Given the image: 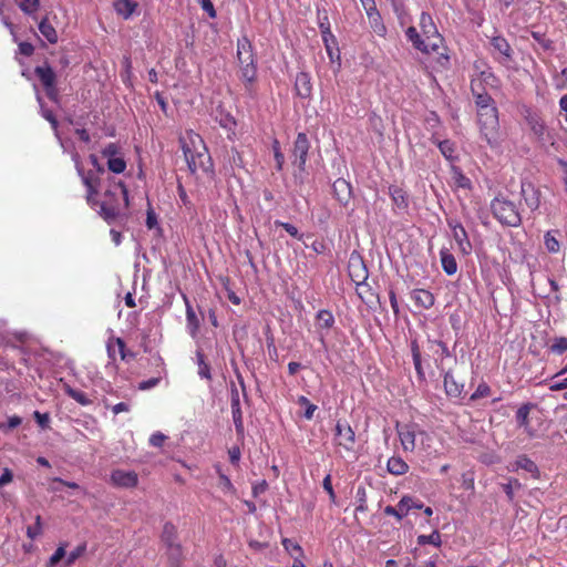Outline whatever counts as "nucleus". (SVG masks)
I'll return each instance as SVG.
<instances>
[{
  "instance_id": "412c9836",
  "label": "nucleus",
  "mask_w": 567,
  "mask_h": 567,
  "mask_svg": "<svg viewBox=\"0 0 567 567\" xmlns=\"http://www.w3.org/2000/svg\"><path fill=\"white\" fill-rule=\"evenodd\" d=\"M420 27L426 41H435V37H442L433 22L431 14L422 12L420 16Z\"/></svg>"
},
{
  "instance_id": "20e7f679",
  "label": "nucleus",
  "mask_w": 567,
  "mask_h": 567,
  "mask_svg": "<svg viewBox=\"0 0 567 567\" xmlns=\"http://www.w3.org/2000/svg\"><path fill=\"white\" fill-rule=\"evenodd\" d=\"M477 124L481 137L491 147H496L499 143V120L496 105L477 110Z\"/></svg>"
},
{
  "instance_id": "338daca9",
  "label": "nucleus",
  "mask_w": 567,
  "mask_h": 567,
  "mask_svg": "<svg viewBox=\"0 0 567 567\" xmlns=\"http://www.w3.org/2000/svg\"><path fill=\"white\" fill-rule=\"evenodd\" d=\"M268 488V483L265 480H261L259 482H256L252 484L251 493L254 497L259 496L260 494L265 493Z\"/></svg>"
},
{
  "instance_id": "4be33fe9",
  "label": "nucleus",
  "mask_w": 567,
  "mask_h": 567,
  "mask_svg": "<svg viewBox=\"0 0 567 567\" xmlns=\"http://www.w3.org/2000/svg\"><path fill=\"white\" fill-rule=\"evenodd\" d=\"M183 299L185 301V306H186V326H187V330L189 332V334L194 338L197 336V332L199 330V326H200V322H199V319L195 312V310L193 309L188 298L186 295H183Z\"/></svg>"
},
{
  "instance_id": "4468645a",
  "label": "nucleus",
  "mask_w": 567,
  "mask_h": 567,
  "mask_svg": "<svg viewBox=\"0 0 567 567\" xmlns=\"http://www.w3.org/2000/svg\"><path fill=\"white\" fill-rule=\"evenodd\" d=\"M441 373L443 375V384L446 395L452 399L461 398L464 384L455 380L451 369H444Z\"/></svg>"
},
{
  "instance_id": "7ed1b4c3",
  "label": "nucleus",
  "mask_w": 567,
  "mask_h": 567,
  "mask_svg": "<svg viewBox=\"0 0 567 567\" xmlns=\"http://www.w3.org/2000/svg\"><path fill=\"white\" fill-rule=\"evenodd\" d=\"M179 141L188 169L193 174L198 171L208 172L212 166L210 156L200 135L188 131Z\"/></svg>"
},
{
  "instance_id": "c03bdc74",
  "label": "nucleus",
  "mask_w": 567,
  "mask_h": 567,
  "mask_svg": "<svg viewBox=\"0 0 567 567\" xmlns=\"http://www.w3.org/2000/svg\"><path fill=\"white\" fill-rule=\"evenodd\" d=\"M355 499H357V507H355V512H361V513H364L368 511V505H367V489L364 486H358L357 488V493H355Z\"/></svg>"
},
{
  "instance_id": "49530a36",
  "label": "nucleus",
  "mask_w": 567,
  "mask_h": 567,
  "mask_svg": "<svg viewBox=\"0 0 567 567\" xmlns=\"http://www.w3.org/2000/svg\"><path fill=\"white\" fill-rule=\"evenodd\" d=\"M43 532L42 518L41 515H37L34 518V525L27 527V536L30 539L38 538Z\"/></svg>"
},
{
  "instance_id": "f704fd0d",
  "label": "nucleus",
  "mask_w": 567,
  "mask_h": 567,
  "mask_svg": "<svg viewBox=\"0 0 567 567\" xmlns=\"http://www.w3.org/2000/svg\"><path fill=\"white\" fill-rule=\"evenodd\" d=\"M318 20H319V29L321 31L322 40L323 42H328L331 40L334 42V35L331 33L330 30V22L329 18L326 11L321 14L320 11L318 12Z\"/></svg>"
},
{
  "instance_id": "ddd939ff",
  "label": "nucleus",
  "mask_w": 567,
  "mask_h": 567,
  "mask_svg": "<svg viewBox=\"0 0 567 567\" xmlns=\"http://www.w3.org/2000/svg\"><path fill=\"white\" fill-rule=\"evenodd\" d=\"M429 349L433 353L436 368L444 371V360L453 357L446 343L441 340H429Z\"/></svg>"
},
{
  "instance_id": "bb28decb",
  "label": "nucleus",
  "mask_w": 567,
  "mask_h": 567,
  "mask_svg": "<svg viewBox=\"0 0 567 567\" xmlns=\"http://www.w3.org/2000/svg\"><path fill=\"white\" fill-rule=\"evenodd\" d=\"M34 74L40 80L43 87L52 86L55 84L56 75L48 63L35 66Z\"/></svg>"
},
{
  "instance_id": "864d4df0",
  "label": "nucleus",
  "mask_w": 567,
  "mask_h": 567,
  "mask_svg": "<svg viewBox=\"0 0 567 567\" xmlns=\"http://www.w3.org/2000/svg\"><path fill=\"white\" fill-rule=\"evenodd\" d=\"M372 30L380 37H384L386 34V27L383 23L381 14L369 19Z\"/></svg>"
},
{
  "instance_id": "f257e3e1",
  "label": "nucleus",
  "mask_w": 567,
  "mask_h": 567,
  "mask_svg": "<svg viewBox=\"0 0 567 567\" xmlns=\"http://www.w3.org/2000/svg\"><path fill=\"white\" fill-rule=\"evenodd\" d=\"M75 167L82 178V183L87 189L86 200L89 205L96 209L97 213L110 224L113 223L121 212V205L126 208L128 206V192L126 186L121 181H111L109 187L105 189L103 200L99 202L95 196L97 194L96 178L92 172L84 173L78 155L74 157Z\"/></svg>"
},
{
  "instance_id": "423d86ee",
  "label": "nucleus",
  "mask_w": 567,
  "mask_h": 567,
  "mask_svg": "<svg viewBox=\"0 0 567 567\" xmlns=\"http://www.w3.org/2000/svg\"><path fill=\"white\" fill-rule=\"evenodd\" d=\"M334 443L348 452H353L355 433L347 421H338L334 426Z\"/></svg>"
},
{
  "instance_id": "f03ea898",
  "label": "nucleus",
  "mask_w": 567,
  "mask_h": 567,
  "mask_svg": "<svg viewBox=\"0 0 567 567\" xmlns=\"http://www.w3.org/2000/svg\"><path fill=\"white\" fill-rule=\"evenodd\" d=\"M236 58L239 68V79L245 85L246 93L254 97L256 94L254 84L257 80V58L254 45L246 35L237 40Z\"/></svg>"
},
{
  "instance_id": "09e8293b",
  "label": "nucleus",
  "mask_w": 567,
  "mask_h": 567,
  "mask_svg": "<svg viewBox=\"0 0 567 567\" xmlns=\"http://www.w3.org/2000/svg\"><path fill=\"white\" fill-rule=\"evenodd\" d=\"M298 404L301 406H305V413L303 416L307 420H311L313 417V414L316 410L318 409L316 404L311 403L308 398L301 395L298 398Z\"/></svg>"
},
{
  "instance_id": "6ab92c4d",
  "label": "nucleus",
  "mask_w": 567,
  "mask_h": 567,
  "mask_svg": "<svg viewBox=\"0 0 567 567\" xmlns=\"http://www.w3.org/2000/svg\"><path fill=\"white\" fill-rule=\"evenodd\" d=\"M295 90L301 99H308L312 92L311 76L307 72H299L295 81Z\"/></svg>"
},
{
  "instance_id": "a18cd8bd",
  "label": "nucleus",
  "mask_w": 567,
  "mask_h": 567,
  "mask_svg": "<svg viewBox=\"0 0 567 567\" xmlns=\"http://www.w3.org/2000/svg\"><path fill=\"white\" fill-rule=\"evenodd\" d=\"M215 468H216V472H217V474L219 476V481H220L219 486H220V488L224 492H226V493H234L235 492V487H234L230 478L226 474L223 473L220 465H218V464L215 465Z\"/></svg>"
},
{
  "instance_id": "69168bd1",
  "label": "nucleus",
  "mask_w": 567,
  "mask_h": 567,
  "mask_svg": "<svg viewBox=\"0 0 567 567\" xmlns=\"http://www.w3.org/2000/svg\"><path fill=\"white\" fill-rule=\"evenodd\" d=\"M146 227L148 229L158 228V220L157 216L152 207H148L146 213Z\"/></svg>"
},
{
  "instance_id": "e433bc0d",
  "label": "nucleus",
  "mask_w": 567,
  "mask_h": 567,
  "mask_svg": "<svg viewBox=\"0 0 567 567\" xmlns=\"http://www.w3.org/2000/svg\"><path fill=\"white\" fill-rule=\"evenodd\" d=\"M64 391L70 398L83 406L92 404V400L83 391L73 389L70 385H66Z\"/></svg>"
},
{
  "instance_id": "1a4fd4ad",
  "label": "nucleus",
  "mask_w": 567,
  "mask_h": 567,
  "mask_svg": "<svg viewBox=\"0 0 567 567\" xmlns=\"http://www.w3.org/2000/svg\"><path fill=\"white\" fill-rule=\"evenodd\" d=\"M398 435L401 445L405 452H413L416 446V435H424L425 433L417 427L416 424L396 425Z\"/></svg>"
},
{
  "instance_id": "4c0bfd02",
  "label": "nucleus",
  "mask_w": 567,
  "mask_h": 567,
  "mask_svg": "<svg viewBox=\"0 0 567 567\" xmlns=\"http://www.w3.org/2000/svg\"><path fill=\"white\" fill-rule=\"evenodd\" d=\"M437 147L441 152V154L447 159V161H454L456 158L455 156V144L450 140H443L437 141Z\"/></svg>"
},
{
  "instance_id": "4d7b16f0",
  "label": "nucleus",
  "mask_w": 567,
  "mask_h": 567,
  "mask_svg": "<svg viewBox=\"0 0 567 567\" xmlns=\"http://www.w3.org/2000/svg\"><path fill=\"white\" fill-rule=\"evenodd\" d=\"M275 225L282 227L291 237H295L299 240H301L303 237V235L299 233L298 228L290 223L276 220Z\"/></svg>"
},
{
  "instance_id": "0e129e2a",
  "label": "nucleus",
  "mask_w": 567,
  "mask_h": 567,
  "mask_svg": "<svg viewBox=\"0 0 567 567\" xmlns=\"http://www.w3.org/2000/svg\"><path fill=\"white\" fill-rule=\"evenodd\" d=\"M455 183L458 187L468 189L472 186L471 179L461 171L455 172Z\"/></svg>"
},
{
  "instance_id": "aec40b11",
  "label": "nucleus",
  "mask_w": 567,
  "mask_h": 567,
  "mask_svg": "<svg viewBox=\"0 0 567 567\" xmlns=\"http://www.w3.org/2000/svg\"><path fill=\"white\" fill-rule=\"evenodd\" d=\"M525 120L535 137L538 141H544L546 125L542 117L535 112H527Z\"/></svg>"
},
{
  "instance_id": "473e14b6",
  "label": "nucleus",
  "mask_w": 567,
  "mask_h": 567,
  "mask_svg": "<svg viewBox=\"0 0 567 567\" xmlns=\"http://www.w3.org/2000/svg\"><path fill=\"white\" fill-rule=\"evenodd\" d=\"M318 329H330L333 327L336 320L330 310L321 309L316 315Z\"/></svg>"
},
{
  "instance_id": "58836bf2",
  "label": "nucleus",
  "mask_w": 567,
  "mask_h": 567,
  "mask_svg": "<svg viewBox=\"0 0 567 567\" xmlns=\"http://www.w3.org/2000/svg\"><path fill=\"white\" fill-rule=\"evenodd\" d=\"M495 80H496V78L492 71H489V70L482 71L477 79H473L471 81V91L473 92V84H477L475 86V89H477L478 91H485L483 83L488 84L491 81H495Z\"/></svg>"
},
{
  "instance_id": "3c124183",
  "label": "nucleus",
  "mask_w": 567,
  "mask_h": 567,
  "mask_svg": "<svg viewBox=\"0 0 567 567\" xmlns=\"http://www.w3.org/2000/svg\"><path fill=\"white\" fill-rule=\"evenodd\" d=\"M66 543L61 544L55 551L51 555L47 563V567H54L62 558L65 557Z\"/></svg>"
},
{
  "instance_id": "a878e982",
  "label": "nucleus",
  "mask_w": 567,
  "mask_h": 567,
  "mask_svg": "<svg viewBox=\"0 0 567 567\" xmlns=\"http://www.w3.org/2000/svg\"><path fill=\"white\" fill-rule=\"evenodd\" d=\"M162 540L169 549L179 551L181 547L177 544V529L171 522H166L163 526Z\"/></svg>"
},
{
  "instance_id": "2eb2a0df",
  "label": "nucleus",
  "mask_w": 567,
  "mask_h": 567,
  "mask_svg": "<svg viewBox=\"0 0 567 567\" xmlns=\"http://www.w3.org/2000/svg\"><path fill=\"white\" fill-rule=\"evenodd\" d=\"M535 408L533 403H525L516 411V422L519 427H523L528 436L534 437L537 435L536 429H534L529 421V412Z\"/></svg>"
},
{
  "instance_id": "8fccbe9b",
  "label": "nucleus",
  "mask_w": 567,
  "mask_h": 567,
  "mask_svg": "<svg viewBox=\"0 0 567 567\" xmlns=\"http://www.w3.org/2000/svg\"><path fill=\"white\" fill-rule=\"evenodd\" d=\"M504 493L509 502L514 501V488L519 489L522 483L517 478H511L506 484L502 485Z\"/></svg>"
},
{
  "instance_id": "c85d7f7f",
  "label": "nucleus",
  "mask_w": 567,
  "mask_h": 567,
  "mask_svg": "<svg viewBox=\"0 0 567 567\" xmlns=\"http://www.w3.org/2000/svg\"><path fill=\"white\" fill-rule=\"evenodd\" d=\"M39 31L48 40L49 43L55 44L58 42V32L50 23L48 17L42 18L39 22Z\"/></svg>"
},
{
  "instance_id": "2f4dec72",
  "label": "nucleus",
  "mask_w": 567,
  "mask_h": 567,
  "mask_svg": "<svg viewBox=\"0 0 567 567\" xmlns=\"http://www.w3.org/2000/svg\"><path fill=\"white\" fill-rule=\"evenodd\" d=\"M137 3L133 0H116L114 2V9L117 14L124 19H128L135 11Z\"/></svg>"
},
{
  "instance_id": "393cba45",
  "label": "nucleus",
  "mask_w": 567,
  "mask_h": 567,
  "mask_svg": "<svg viewBox=\"0 0 567 567\" xmlns=\"http://www.w3.org/2000/svg\"><path fill=\"white\" fill-rule=\"evenodd\" d=\"M389 195L393 202V205L399 210H406L409 207L408 194L404 189L399 186L391 185L389 187Z\"/></svg>"
},
{
  "instance_id": "7c9ffc66",
  "label": "nucleus",
  "mask_w": 567,
  "mask_h": 567,
  "mask_svg": "<svg viewBox=\"0 0 567 567\" xmlns=\"http://www.w3.org/2000/svg\"><path fill=\"white\" fill-rule=\"evenodd\" d=\"M477 84H473V96L477 110H484L495 105L493 97L485 91H478L475 89Z\"/></svg>"
},
{
  "instance_id": "a211bd4d",
  "label": "nucleus",
  "mask_w": 567,
  "mask_h": 567,
  "mask_svg": "<svg viewBox=\"0 0 567 567\" xmlns=\"http://www.w3.org/2000/svg\"><path fill=\"white\" fill-rule=\"evenodd\" d=\"M332 192L334 198L343 206H346L352 196V188L349 182L344 178H338L332 184Z\"/></svg>"
},
{
  "instance_id": "9d476101",
  "label": "nucleus",
  "mask_w": 567,
  "mask_h": 567,
  "mask_svg": "<svg viewBox=\"0 0 567 567\" xmlns=\"http://www.w3.org/2000/svg\"><path fill=\"white\" fill-rule=\"evenodd\" d=\"M412 508L421 509L423 508V503L415 501L413 497L403 496L396 507L389 505L384 508V513L386 515L394 516L398 520H401Z\"/></svg>"
},
{
  "instance_id": "72a5a7b5",
  "label": "nucleus",
  "mask_w": 567,
  "mask_h": 567,
  "mask_svg": "<svg viewBox=\"0 0 567 567\" xmlns=\"http://www.w3.org/2000/svg\"><path fill=\"white\" fill-rule=\"evenodd\" d=\"M559 235L558 230H548L544 235V245L548 252L550 254H557L560 250V244L557 238Z\"/></svg>"
},
{
  "instance_id": "ea45409f",
  "label": "nucleus",
  "mask_w": 567,
  "mask_h": 567,
  "mask_svg": "<svg viewBox=\"0 0 567 567\" xmlns=\"http://www.w3.org/2000/svg\"><path fill=\"white\" fill-rule=\"evenodd\" d=\"M20 10L32 19H37V11L40 8V0H22L19 3Z\"/></svg>"
},
{
  "instance_id": "0eeeda50",
  "label": "nucleus",
  "mask_w": 567,
  "mask_h": 567,
  "mask_svg": "<svg viewBox=\"0 0 567 567\" xmlns=\"http://www.w3.org/2000/svg\"><path fill=\"white\" fill-rule=\"evenodd\" d=\"M405 35L408 40L412 42L413 47L423 53L439 52V49L443 44L442 37H435V41L430 42L426 41V39H422L414 27H409L405 31Z\"/></svg>"
},
{
  "instance_id": "cd10ccee",
  "label": "nucleus",
  "mask_w": 567,
  "mask_h": 567,
  "mask_svg": "<svg viewBox=\"0 0 567 567\" xmlns=\"http://www.w3.org/2000/svg\"><path fill=\"white\" fill-rule=\"evenodd\" d=\"M386 468L390 474L399 476L403 475L409 471V465L400 456H392L388 460Z\"/></svg>"
},
{
  "instance_id": "dca6fc26",
  "label": "nucleus",
  "mask_w": 567,
  "mask_h": 567,
  "mask_svg": "<svg viewBox=\"0 0 567 567\" xmlns=\"http://www.w3.org/2000/svg\"><path fill=\"white\" fill-rule=\"evenodd\" d=\"M520 195L532 210H536L539 207V190L530 182H522Z\"/></svg>"
},
{
  "instance_id": "f8f14e48",
  "label": "nucleus",
  "mask_w": 567,
  "mask_h": 567,
  "mask_svg": "<svg viewBox=\"0 0 567 567\" xmlns=\"http://www.w3.org/2000/svg\"><path fill=\"white\" fill-rule=\"evenodd\" d=\"M111 482L116 487L133 488L138 484V475L134 471L116 468L111 472Z\"/></svg>"
},
{
  "instance_id": "5fc2aeb1",
  "label": "nucleus",
  "mask_w": 567,
  "mask_h": 567,
  "mask_svg": "<svg viewBox=\"0 0 567 567\" xmlns=\"http://www.w3.org/2000/svg\"><path fill=\"white\" fill-rule=\"evenodd\" d=\"M114 342L118 347V351H120V355H121L122 360L128 361V360L135 358V353L134 352H132L130 350H126L125 341L122 338H115Z\"/></svg>"
},
{
  "instance_id": "39448f33",
  "label": "nucleus",
  "mask_w": 567,
  "mask_h": 567,
  "mask_svg": "<svg viewBox=\"0 0 567 567\" xmlns=\"http://www.w3.org/2000/svg\"><path fill=\"white\" fill-rule=\"evenodd\" d=\"M491 212L494 218L505 227H518L522 224V215L517 205L504 196H496L491 202Z\"/></svg>"
},
{
  "instance_id": "79ce46f5",
  "label": "nucleus",
  "mask_w": 567,
  "mask_h": 567,
  "mask_svg": "<svg viewBox=\"0 0 567 567\" xmlns=\"http://www.w3.org/2000/svg\"><path fill=\"white\" fill-rule=\"evenodd\" d=\"M196 359H197V364H198V375L202 379L212 380L210 367L205 361V357L202 351L196 352Z\"/></svg>"
},
{
  "instance_id": "13d9d810",
  "label": "nucleus",
  "mask_w": 567,
  "mask_h": 567,
  "mask_svg": "<svg viewBox=\"0 0 567 567\" xmlns=\"http://www.w3.org/2000/svg\"><path fill=\"white\" fill-rule=\"evenodd\" d=\"M491 393V388L487 383L482 382L478 384L474 393L471 395L472 401H476L481 398H485Z\"/></svg>"
},
{
  "instance_id": "9b49d317",
  "label": "nucleus",
  "mask_w": 567,
  "mask_h": 567,
  "mask_svg": "<svg viewBox=\"0 0 567 567\" xmlns=\"http://www.w3.org/2000/svg\"><path fill=\"white\" fill-rule=\"evenodd\" d=\"M447 225L452 230L453 238L461 252L463 255H470L472 252V244L463 225L456 219H449Z\"/></svg>"
},
{
  "instance_id": "37998d69",
  "label": "nucleus",
  "mask_w": 567,
  "mask_h": 567,
  "mask_svg": "<svg viewBox=\"0 0 567 567\" xmlns=\"http://www.w3.org/2000/svg\"><path fill=\"white\" fill-rule=\"evenodd\" d=\"M281 544L291 556L293 557H302L303 556V549L298 543L292 542L289 538H284L281 540Z\"/></svg>"
},
{
  "instance_id": "c756f323",
  "label": "nucleus",
  "mask_w": 567,
  "mask_h": 567,
  "mask_svg": "<svg viewBox=\"0 0 567 567\" xmlns=\"http://www.w3.org/2000/svg\"><path fill=\"white\" fill-rule=\"evenodd\" d=\"M441 265L446 275L452 276L457 271L455 257L446 249L440 251Z\"/></svg>"
},
{
  "instance_id": "a19ab883",
  "label": "nucleus",
  "mask_w": 567,
  "mask_h": 567,
  "mask_svg": "<svg viewBox=\"0 0 567 567\" xmlns=\"http://www.w3.org/2000/svg\"><path fill=\"white\" fill-rule=\"evenodd\" d=\"M417 544L421 546L430 544L435 547H441V545H442L441 534L439 530H433L430 535H419Z\"/></svg>"
},
{
  "instance_id": "c9c22d12",
  "label": "nucleus",
  "mask_w": 567,
  "mask_h": 567,
  "mask_svg": "<svg viewBox=\"0 0 567 567\" xmlns=\"http://www.w3.org/2000/svg\"><path fill=\"white\" fill-rule=\"evenodd\" d=\"M37 101L40 105L41 115L51 124L52 128L54 130L55 134L58 135L59 123H58L55 115L53 114V112L51 110L45 107V105L43 103V99L39 93H37Z\"/></svg>"
},
{
  "instance_id": "5701e85b",
  "label": "nucleus",
  "mask_w": 567,
  "mask_h": 567,
  "mask_svg": "<svg viewBox=\"0 0 567 567\" xmlns=\"http://www.w3.org/2000/svg\"><path fill=\"white\" fill-rule=\"evenodd\" d=\"M411 298L414 301L415 306L423 309L432 308L435 301L433 293L425 289L412 290Z\"/></svg>"
},
{
  "instance_id": "e2e57ef3",
  "label": "nucleus",
  "mask_w": 567,
  "mask_h": 567,
  "mask_svg": "<svg viewBox=\"0 0 567 567\" xmlns=\"http://www.w3.org/2000/svg\"><path fill=\"white\" fill-rule=\"evenodd\" d=\"M34 420L41 429H48L50 423V416L48 413H41L39 411H34L33 413Z\"/></svg>"
},
{
  "instance_id": "de8ad7c7",
  "label": "nucleus",
  "mask_w": 567,
  "mask_h": 567,
  "mask_svg": "<svg viewBox=\"0 0 567 567\" xmlns=\"http://www.w3.org/2000/svg\"><path fill=\"white\" fill-rule=\"evenodd\" d=\"M107 168L114 174H121L126 168V162L123 157H113L107 159Z\"/></svg>"
},
{
  "instance_id": "f3484780",
  "label": "nucleus",
  "mask_w": 567,
  "mask_h": 567,
  "mask_svg": "<svg viewBox=\"0 0 567 567\" xmlns=\"http://www.w3.org/2000/svg\"><path fill=\"white\" fill-rule=\"evenodd\" d=\"M491 47L493 48V54L497 53V60L509 61L513 56V50L511 44L503 35H495L491 39Z\"/></svg>"
},
{
  "instance_id": "603ef678",
  "label": "nucleus",
  "mask_w": 567,
  "mask_h": 567,
  "mask_svg": "<svg viewBox=\"0 0 567 567\" xmlns=\"http://www.w3.org/2000/svg\"><path fill=\"white\" fill-rule=\"evenodd\" d=\"M86 550V545L81 544L75 549L70 551L65 558V565L71 566L73 565Z\"/></svg>"
},
{
  "instance_id": "680f3d73",
  "label": "nucleus",
  "mask_w": 567,
  "mask_h": 567,
  "mask_svg": "<svg viewBox=\"0 0 567 567\" xmlns=\"http://www.w3.org/2000/svg\"><path fill=\"white\" fill-rule=\"evenodd\" d=\"M120 153V147L116 143H109L103 150L102 155L106 157L107 159L117 157V154Z\"/></svg>"
},
{
  "instance_id": "b1692460",
  "label": "nucleus",
  "mask_w": 567,
  "mask_h": 567,
  "mask_svg": "<svg viewBox=\"0 0 567 567\" xmlns=\"http://www.w3.org/2000/svg\"><path fill=\"white\" fill-rule=\"evenodd\" d=\"M517 470L528 472L534 478H538L540 475L537 464L525 454L518 455L515 463L513 464V471Z\"/></svg>"
},
{
  "instance_id": "bf43d9fd",
  "label": "nucleus",
  "mask_w": 567,
  "mask_h": 567,
  "mask_svg": "<svg viewBox=\"0 0 567 567\" xmlns=\"http://www.w3.org/2000/svg\"><path fill=\"white\" fill-rule=\"evenodd\" d=\"M233 421L237 433L244 432L243 412L241 408L231 409Z\"/></svg>"
},
{
  "instance_id": "6e6552de",
  "label": "nucleus",
  "mask_w": 567,
  "mask_h": 567,
  "mask_svg": "<svg viewBox=\"0 0 567 567\" xmlns=\"http://www.w3.org/2000/svg\"><path fill=\"white\" fill-rule=\"evenodd\" d=\"M309 148L310 142L306 133H298L292 147V163L297 165L301 172H303L306 168Z\"/></svg>"
},
{
  "instance_id": "6e6d98bb",
  "label": "nucleus",
  "mask_w": 567,
  "mask_h": 567,
  "mask_svg": "<svg viewBox=\"0 0 567 567\" xmlns=\"http://www.w3.org/2000/svg\"><path fill=\"white\" fill-rule=\"evenodd\" d=\"M566 350H567V338L566 337L555 338L550 346V351L556 354H561Z\"/></svg>"
},
{
  "instance_id": "774afa93",
  "label": "nucleus",
  "mask_w": 567,
  "mask_h": 567,
  "mask_svg": "<svg viewBox=\"0 0 567 567\" xmlns=\"http://www.w3.org/2000/svg\"><path fill=\"white\" fill-rule=\"evenodd\" d=\"M166 440V435H164L162 432H155L150 436V445L154 447H161Z\"/></svg>"
},
{
  "instance_id": "052dcab7",
  "label": "nucleus",
  "mask_w": 567,
  "mask_h": 567,
  "mask_svg": "<svg viewBox=\"0 0 567 567\" xmlns=\"http://www.w3.org/2000/svg\"><path fill=\"white\" fill-rule=\"evenodd\" d=\"M532 38L544 49L550 50L553 47V42L547 39L543 33L533 31Z\"/></svg>"
}]
</instances>
